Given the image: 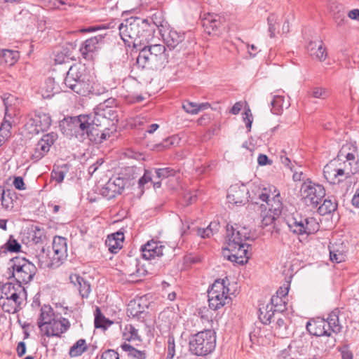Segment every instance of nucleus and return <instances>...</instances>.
Listing matches in <instances>:
<instances>
[{
  "label": "nucleus",
  "mask_w": 359,
  "mask_h": 359,
  "mask_svg": "<svg viewBox=\"0 0 359 359\" xmlns=\"http://www.w3.org/2000/svg\"><path fill=\"white\" fill-rule=\"evenodd\" d=\"M143 45L140 47L136 64L139 68L157 70L168 62L166 48L163 44Z\"/></svg>",
  "instance_id": "4"
},
{
  "label": "nucleus",
  "mask_w": 359,
  "mask_h": 359,
  "mask_svg": "<svg viewBox=\"0 0 359 359\" xmlns=\"http://www.w3.org/2000/svg\"><path fill=\"white\" fill-rule=\"evenodd\" d=\"M338 207V203L334 196H328L319 206L318 212L321 215H325L334 212Z\"/></svg>",
  "instance_id": "33"
},
{
  "label": "nucleus",
  "mask_w": 359,
  "mask_h": 359,
  "mask_svg": "<svg viewBox=\"0 0 359 359\" xmlns=\"http://www.w3.org/2000/svg\"><path fill=\"white\" fill-rule=\"evenodd\" d=\"M52 123L49 114L41 110H36L30 114L25 123V128L32 134H39L48 130Z\"/></svg>",
  "instance_id": "12"
},
{
  "label": "nucleus",
  "mask_w": 359,
  "mask_h": 359,
  "mask_svg": "<svg viewBox=\"0 0 359 359\" xmlns=\"http://www.w3.org/2000/svg\"><path fill=\"white\" fill-rule=\"evenodd\" d=\"M37 264L41 269L55 267L53 260L51 259L50 251L41 248L40 251L36 255Z\"/></svg>",
  "instance_id": "32"
},
{
  "label": "nucleus",
  "mask_w": 359,
  "mask_h": 359,
  "mask_svg": "<svg viewBox=\"0 0 359 359\" xmlns=\"http://www.w3.org/2000/svg\"><path fill=\"white\" fill-rule=\"evenodd\" d=\"M57 139V134L56 133L51 132L44 135L36 144L31 159L35 162L41 159L49 151L50 147Z\"/></svg>",
  "instance_id": "17"
},
{
  "label": "nucleus",
  "mask_w": 359,
  "mask_h": 359,
  "mask_svg": "<svg viewBox=\"0 0 359 359\" xmlns=\"http://www.w3.org/2000/svg\"><path fill=\"white\" fill-rule=\"evenodd\" d=\"M339 310L336 309L328 315L327 320H325V322L327 323L328 330L332 334H337L341 331L342 326L339 323Z\"/></svg>",
  "instance_id": "31"
},
{
  "label": "nucleus",
  "mask_w": 359,
  "mask_h": 359,
  "mask_svg": "<svg viewBox=\"0 0 359 359\" xmlns=\"http://www.w3.org/2000/svg\"><path fill=\"white\" fill-rule=\"evenodd\" d=\"M2 59L8 65H13L18 59V52L11 50H4L2 52Z\"/></svg>",
  "instance_id": "48"
},
{
  "label": "nucleus",
  "mask_w": 359,
  "mask_h": 359,
  "mask_svg": "<svg viewBox=\"0 0 359 359\" xmlns=\"http://www.w3.org/2000/svg\"><path fill=\"white\" fill-rule=\"evenodd\" d=\"M69 168L68 164L54 167L51 172L52 179L58 183H61L64 180L66 174L68 172Z\"/></svg>",
  "instance_id": "46"
},
{
  "label": "nucleus",
  "mask_w": 359,
  "mask_h": 359,
  "mask_svg": "<svg viewBox=\"0 0 359 359\" xmlns=\"http://www.w3.org/2000/svg\"><path fill=\"white\" fill-rule=\"evenodd\" d=\"M87 116L88 126L90 125L100 128H107L106 126L108 125L107 119L102 116L99 110L98 111H95L93 115L90 114Z\"/></svg>",
  "instance_id": "41"
},
{
  "label": "nucleus",
  "mask_w": 359,
  "mask_h": 359,
  "mask_svg": "<svg viewBox=\"0 0 359 359\" xmlns=\"http://www.w3.org/2000/svg\"><path fill=\"white\" fill-rule=\"evenodd\" d=\"M118 29L125 44L135 48L148 43L154 32V27L149 23L148 19L133 17L121 23Z\"/></svg>",
  "instance_id": "2"
},
{
  "label": "nucleus",
  "mask_w": 359,
  "mask_h": 359,
  "mask_svg": "<svg viewBox=\"0 0 359 359\" xmlns=\"http://www.w3.org/2000/svg\"><path fill=\"white\" fill-rule=\"evenodd\" d=\"M98 110L100 111L102 116L107 119V123H109V121L112 122L118 121L117 111L112 107L104 108V107H100Z\"/></svg>",
  "instance_id": "47"
},
{
  "label": "nucleus",
  "mask_w": 359,
  "mask_h": 359,
  "mask_svg": "<svg viewBox=\"0 0 359 359\" xmlns=\"http://www.w3.org/2000/svg\"><path fill=\"white\" fill-rule=\"evenodd\" d=\"M123 337L128 341L135 340L141 341L140 337L138 334V330L130 324L125 325L123 330Z\"/></svg>",
  "instance_id": "45"
},
{
  "label": "nucleus",
  "mask_w": 359,
  "mask_h": 359,
  "mask_svg": "<svg viewBox=\"0 0 359 359\" xmlns=\"http://www.w3.org/2000/svg\"><path fill=\"white\" fill-rule=\"evenodd\" d=\"M330 257L332 262L341 263L345 261L346 254L342 244H332L330 247Z\"/></svg>",
  "instance_id": "35"
},
{
  "label": "nucleus",
  "mask_w": 359,
  "mask_h": 359,
  "mask_svg": "<svg viewBox=\"0 0 359 359\" xmlns=\"http://www.w3.org/2000/svg\"><path fill=\"white\" fill-rule=\"evenodd\" d=\"M311 95L315 98L325 99L328 97V91L325 88L315 87L311 92Z\"/></svg>",
  "instance_id": "54"
},
{
  "label": "nucleus",
  "mask_w": 359,
  "mask_h": 359,
  "mask_svg": "<svg viewBox=\"0 0 359 359\" xmlns=\"http://www.w3.org/2000/svg\"><path fill=\"white\" fill-rule=\"evenodd\" d=\"M155 172L158 178L163 179L174 175L175 171L170 168H163L156 169Z\"/></svg>",
  "instance_id": "55"
},
{
  "label": "nucleus",
  "mask_w": 359,
  "mask_h": 359,
  "mask_svg": "<svg viewBox=\"0 0 359 359\" xmlns=\"http://www.w3.org/2000/svg\"><path fill=\"white\" fill-rule=\"evenodd\" d=\"M15 188L18 190H25V186L23 181V179L21 177H15L13 182Z\"/></svg>",
  "instance_id": "63"
},
{
  "label": "nucleus",
  "mask_w": 359,
  "mask_h": 359,
  "mask_svg": "<svg viewBox=\"0 0 359 359\" xmlns=\"http://www.w3.org/2000/svg\"><path fill=\"white\" fill-rule=\"evenodd\" d=\"M95 327L96 328H103L107 329L113 323L109 319L106 318L104 316L102 313L99 307H97L95 311Z\"/></svg>",
  "instance_id": "44"
},
{
  "label": "nucleus",
  "mask_w": 359,
  "mask_h": 359,
  "mask_svg": "<svg viewBox=\"0 0 359 359\" xmlns=\"http://www.w3.org/2000/svg\"><path fill=\"white\" fill-rule=\"evenodd\" d=\"M185 38L184 32H177L175 29H171L168 34L164 36V41L168 48H175L180 44Z\"/></svg>",
  "instance_id": "29"
},
{
  "label": "nucleus",
  "mask_w": 359,
  "mask_h": 359,
  "mask_svg": "<svg viewBox=\"0 0 359 359\" xmlns=\"http://www.w3.org/2000/svg\"><path fill=\"white\" fill-rule=\"evenodd\" d=\"M167 352L169 358H173L175 354V338L173 335L168 336Z\"/></svg>",
  "instance_id": "58"
},
{
  "label": "nucleus",
  "mask_w": 359,
  "mask_h": 359,
  "mask_svg": "<svg viewBox=\"0 0 359 359\" xmlns=\"http://www.w3.org/2000/svg\"><path fill=\"white\" fill-rule=\"evenodd\" d=\"M243 119L248 130H250L253 121V117L250 109H248L247 110L245 111Z\"/></svg>",
  "instance_id": "60"
},
{
  "label": "nucleus",
  "mask_w": 359,
  "mask_h": 359,
  "mask_svg": "<svg viewBox=\"0 0 359 359\" xmlns=\"http://www.w3.org/2000/svg\"><path fill=\"white\" fill-rule=\"evenodd\" d=\"M70 322L65 318H60L59 319H53L46 325L41 329L47 337H61L62 334L66 332L70 327Z\"/></svg>",
  "instance_id": "18"
},
{
  "label": "nucleus",
  "mask_w": 359,
  "mask_h": 359,
  "mask_svg": "<svg viewBox=\"0 0 359 359\" xmlns=\"http://www.w3.org/2000/svg\"><path fill=\"white\" fill-rule=\"evenodd\" d=\"M54 318V312L51 306L46 304L43 305L41 308V313L38 319L39 327L40 329L43 328Z\"/></svg>",
  "instance_id": "34"
},
{
  "label": "nucleus",
  "mask_w": 359,
  "mask_h": 359,
  "mask_svg": "<svg viewBox=\"0 0 359 359\" xmlns=\"http://www.w3.org/2000/svg\"><path fill=\"white\" fill-rule=\"evenodd\" d=\"M88 348L86 339L77 340L69 348V355L71 358H76L81 355Z\"/></svg>",
  "instance_id": "40"
},
{
  "label": "nucleus",
  "mask_w": 359,
  "mask_h": 359,
  "mask_svg": "<svg viewBox=\"0 0 359 359\" xmlns=\"http://www.w3.org/2000/svg\"><path fill=\"white\" fill-rule=\"evenodd\" d=\"M327 323L324 318H317L312 319L306 323V330L313 335L319 336L330 333L327 327Z\"/></svg>",
  "instance_id": "26"
},
{
  "label": "nucleus",
  "mask_w": 359,
  "mask_h": 359,
  "mask_svg": "<svg viewBox=\"0 0 359 359\" xmlns=\"http://www.w3.org/2000/svg\"><path fill=\"white\" fill-rule=\"evenodd\" d=\"M165 246L160 242L150 241L141 247L142 257L147 260L161 257L163 255Z\"/></svg>",
  "instance_id": "24"
},
{
  "label": "nucleus",
  "mask_w": 359,
  "mask_h": 359,
  "mask_svg": "<svg viewBox=\"0 0 359 359\" xmlns=\"http://www.w3.org/2000/svg\"><path fill=\"white\" fill-rule=\"evenodd\" d=\"M110 136V129L108 128H100L92 126H88L86 135V140L88 139L90 142L95 144H100Z\"/></svg>",
  "instance_id": "25"
},
{
  "label": "nucleus",
  "mask_w": 359,
  "mask_h": 359,
  "mask_svg": "<svg viewBox=\"0 0 359 359\" xmlns=\"http://www.w3.org/2000/svg\"><path fill=\"white\" fill-rule=\"evenodd\" d=\"M228 247L224 250V257L238 264L243 265L249 258V248L251 247L246 241L250 240V231L245 227L235 224L226 225Z\"/></svg>",
  "instance_id": "1"
},
{
  "label": "nucleus",
  "mask_w": 359,
  "mask_h": 359,
  "mask_svg": "<svg viewBox=\"0 0 359 359\" xmlns=\"http://www.w3.org/2000/svg\"><path fill=\"white\" fill-rule=\"evenodd\" d=\"M336 339L331 332L318 337L311 342V354L313 357L322 358L324 354L334 348Z\"/></svg>",
  "instance_id": "14"
},
{
  "label": "nucleus",
  "mask_w": 359,
  "mask_h": 359,
  "mask_svg": "<svg viewBox=\"0 0 359 359\" xmlns=\"http://www.w3.org/2000/svg\"><path fill=\"white\" fill-rule=\"evenodd\" d=\"M21 250V245L18 241L13 238V236H10L9 239L6 243L0 248L1 253L18 252Z\"/></svg>",
  "instance_id": "42"
},
{
  "label": "nucleus",
  "mask_w": 359,
  "mask_h": 359,
  "mask_svg": "<svg viewBox=\"0 0 359 359\" xmlns=\"http://www.w3.org/2000/svg\"><path fill=\"white\" fill-rule=\"evenodd\" d=\"M216 346L215 332L205 330L190 336L189 351L197 356H205L211 353Z\"/></svg>",
  "instance_id": "7"
},
{
  "label": "nucleus",
  "mask_w": 359,
  "mask_h": 359,
  "mask_svg": "<svg viewBox=\"0 0 359 359\" xmlns=\"http://www.w3.org/2000/svg\"><path fill=\"white\" fill-rule=\"evenodd\" d=\"M182 108L186 112L191 114H196L202 110V107L198 106L196 103L189 101H186L183 103Z\"/></svg>",
  "instance_id": "52"
},
{
  "label": "nucleus",
  "mask_w": 359,
  "mask_h": 359,
  "mask_svg": "<svg viewBox=\"0 0 359 359\" xmlns=\"http://www.w3.org/2000/svg\"><path fill=\"white\" fill-rule=\"evenodd\" d=\"M50 256L51 259L53 260L55 267H57L60 266L62 261L67 257V251H64L63 253H62L60 252V250H52V252H50Z\"/></svg>",
  "instance_id": "50"
},
{
  "label": "nucleus",
  "mask_w": 359,
  "mask_h": 359,
  "mask_svg": "<svg viewBox=\"0 0 359 359\" xmlns=\"http://www.w3.org/2000/svg\"><path fill=\"white\" fill-rule=\"evenodd\" d=\"M0 204L6 209L8 210L13 208V201L9 196V194L6 195L5 190L2 193V198L0 199Z\"/></svg>",
  "instance_id": "59"
},
{
  "label": "nucleus",
  "mask_w": 359,
  "mask_h": 359,
  "mask_svg": "<svg viewBox=\"0 0 359 359\" xmlns=\"http://www.w3.org/2000/svg\"><path fill=\"white\" fill-rule=\"evenodd\" d=\"M88 116L86 115L71 117L67 123V130L72 136H74L79 141H84L88 127Z\"/></svg>",
  "instance_id": "15"
},
{
  "label": "nucleus",
  "mask_w": 359,
  "mask_h": 359,
  "mask_svg": "<svg viewBox=\"0 0 359 359\" xmlns=\"http://www.w3.org/2000/svg\"><path fill=\"white\" fill-rule=\"evenodd\" d=\"M59 92L60 88L55 83V79L50 77L46 79L42 87V96L44 98H50Z\"/></svg>",
  "instance_id": "36"
},
{
  "label": "nucleus",
  "mask_w": 359,
  "mask_h": 359,
  "mask_svg": "<svg viewBox=\"0 0 359 359\" xmlns=\"http://www.w3.org/2000/svg\"><path fill=\"white\" fill-rule=\"evenodd\" d=\"M26 296L23 285L6 283L0 288V306L4 312L16 313L23 308Z\"/></svg>",
  "instance_id": "3"
},
{
  "label": "nucleus",
  "mask_w": 359,
  "mask_h": 359,
  "mask_svg": "<svg viewBox=\"0 0 359 359\" xmlns=\"http://www.w3.org/2000/svg\"><path fill=\"white\" fill-rule=\"evenodd\" d=\"M197 234L203 238H210L213 235L212 230H210L208 227L206 228H198L197 229Z\"/></svg>",
  "instance_id": "62"
},
{
  "label": "nucleus",
  "mask_w": 359,
  "mask_h": 359,
  "mask_svg": "<svg viewBox=\"0 0 359 359\" xmlns=\"http://www.w3.org/2000/svg\"><path fill=\"white\" fill-rule=\"evenodd\" d=\"M278 217V216H275L274 214L267 211V212L262 216V226L264 227L272 224Z\"/></svg>",
  "instance_id": "56"
},
{
  "label": "nucleus",
  "mask_w": 359,
  "mask_h": 359,
  "mask_svg": "<svg viewBox=\"0 0 359 359\" xmlns=\"http://www.w3.org/2000/svg\"><path fill=\"white\" fill-rule=\"evenodd\" d=\"M201 24L204 30L208 34L218 29L222 25L221 17L214 13L204 14L201 19Z\"/></svg>",
  "instance_id": "27"
},
{
  "label": "nucleus",
  "mask_w": 359,
  "mask_h": 359,
  "mask_svg": "<svg viewBox=\"0 0 359 359\" xmlns=\"http://www.w3.org/2000/svg\"><path fill=\"white\" fill-rule=\"evenodd\" d=\"M259 200L262 202H265L266 203L269 200V195L266 189H258L256 193H255V197L252 198V201L256 204H258L259 202L257 200Z\"/></svg>",
  "instance_id": "51"
},
{
  "label": "nucleus",
  "mask_w": 359,
  "mask_h": 359,
  "mask_svg": "<svg viewBox=\"0 0 359 359\" xmlns=\"http://www.w3.org/2000/svg\"><path fill=\"white\" fill-rule=\"evenodd\" d=\"M104 38L105 34H98L83 41L79 48L82 57L86 60H90L93 58V53L103 46Z\"/></svg>",
  "instance_id": "16"
},
{
  "label": "nucleus",
  "mask_w": 359,
  "mask_h": 359,
  "mask_svg": "<svg viewBox=\"0 0 359 359\" xmlns=\"http://www.w3.org/2000/svg\"><path fill=\"white\" fill-rule=\"evenodd\" d=\"M70 283L76 289L82 299H87L91 292V285L89 281L77 273L69 276Z\"/></svg>",
  "instance_id": "22"
},
{
  "label": "nucleus",
  "mask_w": 359,
  "mask_h": 359,
  "mask_svg": "<svg viewBox=\"0 0 359 359\" xmlns=\"http://www.w3.org/2000/svg\"><path fill=\"white\" fill-rule=\"evenodd\" d=\"M266 205L269 207V212L274 214L275 216L279 217L283 210V203L280 200V193L274 194L271 199L269 198V201L266 203Z\"/></svg>",
  "instance_id": "38"
},
{
  "label": "nucleus",
  "mask_w": 359,
  "mask_h": 359,
  "mask_svg": "<svg viewBox=\"0 0 359 359\" xmlns=\"http://www.w3.org/2000/svg\"><path fill=\"white\" fill-rule=\"evenodd\" d=\"M356 172V168L353 169L351 162H340L339 158L334 159L327 163L323 169V174L327 180L332 183H340L350 178Z\"/></svg>",
  "instance_id": "9"
},
{
  "label": "nucleus",
  "mask_w": 359,
  "mask_h": 359,
  "mask_svg": "<svg viewBox=\"0 0 359 359\" xmlns=\"http://www.w3.org/2000/svg\"><path fill=\"white\" fill-rule=\"evenodd\" d=\"M125 181L123 178H110L101 189V194L107 199H111L117 194H121L125 187Z\"/></svg>",
  "instance_id": "19"
},
{
  "label": "nucleus",
  "mask_w": 359,
  "mask_h": 359,
  "mask_svg": "<svg viewBox=\"0 0 359 359\" xmlns=\"http://www.w3.org/2000/svg\"><path fill=\"white\" fill-rule=\"evenodd\" d=\"M100 359H119V355L114 350L109 349L102 354Z\"/></svg>",
  "instance_id": "61"
},
{
  "label": "nucleus",
  "mask_w": 359,
  "mask_h": 359,
  "mask_svg": "<svg viewBox=\"0 0 359 359\" xmlns=\"http://www.w3.org/2000/svg\"><path fill=\"white\" fill-rule=\"evenodd\" d=\"M229 291L224 279L216 280L208 290L210 309L217 311L229 302Z\"/></svg>",
  "instance_id": "10"
},
{
  "label": "nucleus",
  "mask_w": 359,
  "mask_h": 359,
  "mask_svg": "<svg viewBox=\"0 0 359 359\" xmlns=\"http://www.w3.org/2000/svg\"><path fill=\"white\" fill-rule=\"evenodd\" d=\"M151 174L148 171H145L144 175L140 178L138 184L140 187H143L145 184L151 181Z\"/></svg>",
  "instance_id": "64"
},
{
  "label": "nucleus",
  "mask_w": 359,
  "mask_h": 359,
  "mask_svg": "<svg viewBox=\"0 0 359 359\" xmlns=\"http://www.w3.org/2000/svg\"><path fill=\"white\" fill-rule=\"evenodd\" d=\"M331 8L333 11V18L337 25L338 27L344 26L347 22V20L346 19L342 6L338 4H334V8L337 10V11L334 10V6H332Z\"/></svg>",
  "instance_id": "43"
},
{
  "label": "nucleus",
  "mask_w": 359,
  "mask_h": 359,
  "mask_svg": "<svg viewBox=\"0 0 359 359\" xmlns=\"http://www.w3.org/2000/svg\"><path fill=\"white\" fill-rule=\"evenodd\" d=\"M285 221L290 231L299 236L313 234L320 228L315 217L303 216L297 211L286 215Z\"/></svg>",
  "instance_id": "5"
},
{
  "label": "nucleus",
  "mask_w": 359,
  "mask_h": 359,
  "mask_svg": "<svg viewBox=\"0 0 359 359\" xmlns=\"http://www.w3.org/2000/svg\"><path fill=\"white\" fill-rule=\"evenodd\" d=\"M248 190L244 185L233 184L228 190L227 200L229 203L236 205L248 201Z\"/></svg>",
  "instance_id": "20"
},
{
  "label": "nucleus",
  "mask_w": 359,
  "mask_h": 359,
  "mask_svg": "<svg viewBox=\"0 0 359 359\" xmlns=\"http://www.w3.org/2000/svg\"><path fill=\"white\" fill-rule=\"evenodd\" d=\"M300 193L304 203L313 208H316L321 200L325 196L324 187L309 180L304 182L302 184Z\"/></svg>",
  "instance_id": "11"
},
{
  "label": "nucleus",
  "mask_w": 359,
  "mask_h": 359,
  "mask_svg": "<svg viewBox=\"0 0 359 359\" xmlns=\"http://www.w3.org/2000/svg\"><path fill=\"white\" fill-rule=\"evenodd\" d=\"M282 300L278 297H272L271 302L265 307L259 308V318L264 324H270L277 316H283L280 311L285 309V305H281Z\"/></svg>",
  "instance_id": "13"
},
{
  "label": "nucleus",
  "mask_w": 359,
  "mask_h": 359,
  "mask_svg": "<svg viewBox=\"0 0 359 359\" xmlns=\"http://www.w3.org/2000/svg\"><path fill=\"white\" fill-rule=\"evenodd\" d=\"M52 250H60V252L63 253L67 251V240L61 236H55L53 241Z\"/></svg>",
  "instance_id": "49"
},
{
  "label": "nucleus",
  "mask_w": 359,
  "mask_h": 359,
  "mask_svg": "<svg viewBox=\"0 0 359 359\" xmlns=\"http://www.w3.org/2000/svg\"><path fill=\"white\" fill-rule=\"evenodd\" d=\"M83 67L72 66L64 80L65 86L76 93L86 96L92 91L89 76Z\"/></svg>",
  "instance_id": "6"
},
{
  "label": "nucleus",
  "mask_w": 359,
  "mask_h": 359,
  "mask_svg": "<svg viewBox=\"0 0 359 359\" xmlns=\"http://www.w3.org/2000/svg\"><path fill=\"white\" fill-rule=\"evenodd\" d=\"M309 55L320 62H323L327 57V48L322 40L311 41L307 45Z\"/></svg>",
  "instance_id": "23"
},
{
  "label": "nucleus",
  "mask_w": 359,
  "mask_h": 359,
  "mask_svg": "<svg viewBox=\"0 0 359 359\" xmlns=\"http://www.w3.org/2000/svg\"><path fill=\"white\" fill-rule=\"evenodd\" d=\"M121 349L126 353L130 359H147V351L144 348H137L130 344L123 343L121 345Z\"/></svg>",
  "instance_id": "28"
},
{
  "label": "nucleus",
  "mask_w": 359,
  "mask_h": 359,
  "mask_svg": "<svg viewBox=\"0 0 359 359\" xmlns=\"http://www.w3.org/2000/svg\"><path fill=\"white\" fill-rule=\"evenodd\" d=\"M136 303L133 304L131 302L128 306V312L130 313V315L133 317H137L138 318H144L142 315L144 314V311L141 310L140 304H137L138 309L135 307Z\"/></svg>",
  "instance_id": "53"
},
{
  "label": "nucleus",
  "mask_w": 359,
  "mask_h": 359,
  "mask_svg": "<svg viewBox=\"0 0 359 359\" xmlns=\"http://www.w3.org/2000/svg\"><path fill=\"white\" fill-rule=\"evenodd\" d=\"M276 322L275 325L273 327L274 329L275 334H277L279 337L285 338L287 337V318L283 314V316H277Z\"/></svg>",
  "instance_id": "39"
},
{
  "label": "nucleus",
  "mask_w": 359,
  "mask_h": 359,
  "mask_svg": "<svg viewBox=\"0 0 359 359\" xmlns=\"http://www.w3.org/2000/svg\"><path fill=\"white\" fill-rule=\"evenodd\" d=\"M14 97L11 95L6 96L4 95L3 97L4 104L5 106V118L0 126V147L4 144L6 140H7L11 135V123L9 121L6 119L8 116L9 107L11 106V102Z\"/></svg>",
  "instance_id": "21"
},
{
  "label": "nucleus",
  "mask_w": 359,
  "mask_h": 359,
  "mask_svg": "<svg viewBox=\"0 0 359 359\" xmlns=\"http://www.w3.org/2000/svg\"><path fill=\"white\" fill-rule=\"evenodd\" d=\"M267 21H268V25H269V36L271 38H273L275 36V31L276 29V17L275 15L273 14H271L268 18H267Z\"/></svg>",
  "instance_id": "57"
},
{
  "label": "nucleus",
  "mask_w": 359,
  "mask_h": 359,
  "mask_svg": "<svg viewBox=\"0 0 359 359\" xmlns=\"http://www.w3.org/2000/svg\"><path fill=\"white\" fill-rule=\"evenodd\" d=\"M9 278H13L15 284L26 285L31 282L36 273V267L24 257H15L10 260Z\"/></svg>",
  "instance_id": "8"
},
{
  "label": "nucleus",
  "mask_w": 359,
  "mask_h": 359,
  "mask_svg": "<svg viewBox=\"0 0 359 359\" xmlns=\"http://www.w3.org/2000/svg\"><path fill=\"white\" fill-rule=\"evenodd\" d=\"M271 111L274 114H280L283 108H288L290 103L288 101L285 102V97L282 95H273L271 102Z\"/></svg>",
  "instance_id": "37"
},
{
  "label": "nucleus",
  "mask_w": 359,
  "mask_h": 359,
  "mask_svg": "<svg viewBox=\"0 0 359 359\" xmlns=\"http://www.w3.org/2000/svg\"><path fill=\"white\" fill-rule=\"evenodd\" d=\"M123 240V233L118 231L108 236L106 240V245L108 246L111 252L116 253L122 248Z\"/></svg>",
  "instance_id": "30"
}]
</instances>
